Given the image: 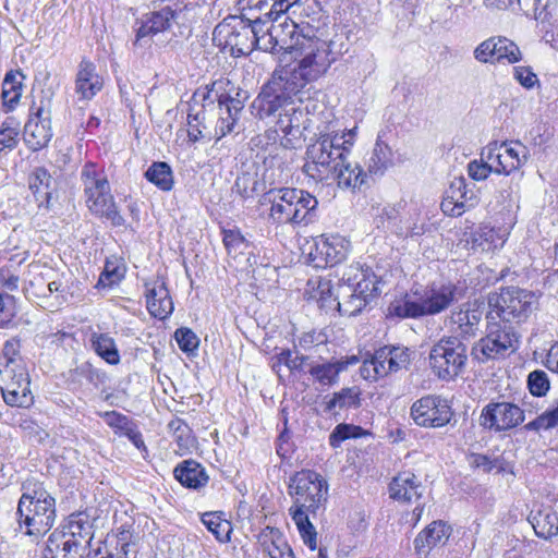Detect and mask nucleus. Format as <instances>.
Returning a JSON list of instances; mask_svg holds the SVG:
<instances>
[{"instance_id":"obj_1","label":"nucleus","mask_w":558,"mask_h":558,"mask_svg":"<svg viewBox=\"0 0 558 558\" xmlns=\"http://www.w3.org/2000/svg\"><path fill=\"white\" fill-rule=\"evenodd\" d=\"M247 98L248 94L246 90L236 87L228 78H219L211 84L197 88L191 98V102L206 110H213L215 102L218 104L220 117L217 121L215 133L218 135V140H220L233 132H240L239 120Z\"/></svg>"},{"instance_id":"obj_2","label":"nucleus","mask_w":558,"mask_h":558,"mask_svg":"<svg viewBox=\"0 0 558 558\" xmlns=\"http://www.w3.org/2000/svg\"><path fill=\"white\" fill-rule=\"evenodd\" d=\"M381 280L369 267L352 264L342 270L333 301L342 315L355 316L380 293Z\"/></svg>"},{"instance_id":"obj_3","label":"nucleus","mask_w":558,"mask_h":558,"mask_svg":"<svg viewBox=\"0 0 558 558\" xmlns=\"http://www.w3.org/2000/svg\"><path fill=\"white\" fill-rule=\"evenodd\" d=\"M308 84L291 66L276 70L270 80L262 87L251 105L252 113L258 119L275 116L280 109L298 99L303 101L304 88Z\"/></svg>"},{"instance_id":"obj_4","label":"nucleus","mask_w":558,"mask_h":558,"mask_svg":"<svg viewBox=\"0 0 558 558\" xmlns=\"http://www.w3.org/2000/svg\"><path fill=\"white\" fill-rule=\"evenodd\" d=\"M16 509L20 529H25V534L39 536L46 534L54 524L56 500L41 484H35L33 488L23 486Z\"/></svg>"},{"instance_id":"obj_5","label":"nucleus","mask_w":558,"mask_h":558,"mask_svg":"<svg viewBox=\"0 0 558 558\" xmlns=\"http://www.w3.org/2000/svg\"><path fill=\"white\" fill-rule=\"evenodd\" d=\"M269 220L276 225H308L316 217L318 201L304 190L282 187L267 193Z\"/></svg>"},{"instance_id":"obj_6","label":"nucleus","mask_w":558,"mask_h":558,"mask_svg":"<svg viewBox=\"0 0 558 558\" xmlns=\"http://www.w3.org/2000/svg\"><path fill=\"white\" fill-rule=\"evenodd\" d=\"M350 146V141H343V137L337 134L320 135L306 149L304 173L316 181L329 180L338 166L342 165L343 158L349 155Z\"/></svg>"},{"instance_id":"obj_7","label":"nucleus","mask_w":558,"mask_h":558,"mask_svg":"<svg viewBox=\"0 0 558 558\" xmlns=\"http://www.w3.org/2000/svg\"><path fill=\"white\" fill-rule=\"evenodd\" d=\"M295 65L291 68L307 84L322 77L335 62L330 45L314 36L298 35L293 50Z\"/></svg>"},{"instance_id":"obj_8","label":"nucleus","mask_w":558,"mask_h":558,"mask_svg":"<svg viewBox=\"0 0 558 558\" xmlns=\"http://www.w3.org/2000/svg\"><path fill=\"white\" fill-rule=\"evenodd\" d=\"M458 300V288L454 284L429 287L420 299L405 295L396 300L388 307V315L399 318H417L430 316L447 310Z\"/></svg>"},{"instance_id":"obj_9","label":"nucleus","mask_w":558,"mask_h":558,"mask_svg":"<svg viewBox=\"0 0 558 558\" xmlns=\"http://www.w3.org/2000/svg\"><path fill=\"white\" fill-rule=\"evenodd\" d=\"M535 303L536 298L533 292L517 287L502 288L499 293L489 294V311L486 314V319L495 322L500 319L505 325L507 323L519 324L530 316Z\"/></svg>"},{"instance_id":"obj_10","label":"nucleus","mask_w":558,"mask_h":558,"mask_svg":"<svg viewBox=\"0 0 558 558\" xmlns=\"http://www.w3.org/2000/svg\"><path fill=\"white\" fill-rule=\"evenodd\" d=\"M468 343L458 336H442L430 349L429 367L441 380H452L465 368Z\"/></svg>"},{"instance_id":"obj_11","label":"nucleus","mask_w":558,"mask_h":558,"mask_svg":"<svg viewBox=\"0 0 558 558\" xmlns=\"http://www.w3.org/2000/svg\"><path fill=\"white\" fill-rule=\"evenodd\" d=\"M328 484L320 474L311 470L296 472L289 484V494L294 499L290 509L306 510L315 517L326 502Z\"/></svg>"},{"instance_id":"obj_12","label":"nucleus","mask_w":558,"mask_h":558,"mask_svg":"<svg viewBox=\"0 0 558 558\" xmlns=\"http://www.w3.org/2000/svg\"><path fill=\"white\" fill-rule=\"evenodd\" d=\"M518 337L511 326L493 319H487V333L474 343L471 357L478 363L506 356L508 351H514Z\"/></svg>"},{"instance_id":"obj_13","label":"nucleus","mask_w":558,"mask_h":558,"mask_svg":"<svg viewBox=\"0 0 558 558\" xmlns=\"http://www.w3.org/2000/svg\"><path fill=\"white\" fill-rule=\"evenodd\" d=\"M29 384L25 365H9L7 363L0 368V391L8 405L29 407L33 402Z\"/></svg>"},{"instance_id":"obj_14","label":"nucleus","mask_w":558,"mask_h":558,"mask_svg":"<svg viewBox=\"0 0 558 558\" xmlns=\"http://www.w3.org/2000/svg\"><path fill=\"white\" fill-rule=\"evenodd\" d=\"M473 57L482 64H514L522 60V52L508 37L492 36L475 47Z\"/></svg>"},{"instance_id":"obj_15","label":"nucleus","mask_w":558,"mask_h":558,"mask_svg":"<svg viewBox=\"0 0 558 558\" xmlns=\"http://www.w3.org/2000/svg\"><path fill=\"white\" fill-rule=\"evenodd\" d=\"M453 412L446 399L439 396H425L411 407V417L422 427H442L450 423Z\"/></svg>"},{"instance_id":"obj_16","label":"nucleus","mask_w":558,"mask_h":558,"mask_svg":"<svg viewBox=\"0 0 558 558\" xmlns=\"http://www.w3.org/2000/svg\"><path fill=\"white\" fill-rule=\"evenodd\" d=\"M524 411L510 402H490L480 415V425L494 432H506L524 422Z\"/></svg>"},{"instance_id":"obj_17","label":"nucleus","mask_w":558,"mask_h":558,"mask_svg":"<svg viewBox=\"0 0 558 558\" xmlns=\"http://www.w3.org/2000/svg\"><path fill=\"white\" fill-rule=\"evenodd\" d=\"M190 11L191 9L189 5L180 7L178 9L165 7L159 11L146 14L141 22V26L136 31L135 44L142 45V40L146 37H150L169 29L172 23L179 25L184 24L189 20L187 15Z\"/></svg>"},{"instance_id":"obj_18","label":"nucleus","mask_w":558,"mask_h":558,"mask_svg":"<svg viewBox=\"0 0 558 558\" xmlns=\"http://www.w3.org/2000/svg\"><path fill=\"white\" fill-rule=\"evenodd\" d=\"M350 251V242L343 236L320 235L315 241V248L310 253L315 267H333L344 260Z\"/></svg>"},{"instance_id":"obj_19","label":"nucleus","mask_w":558,"mask_h":558,"mask_svg":"<svg viewBox=\"0 0 558 558\" xmlns=\"http://www.w3.org/2000/svg\"><path fill=\"white\" fill-rule=\"evenodd\" d=\"M52 137L50 112L43 105L32 107L24 126V141L29 149L37 151L48 145Z\"/></svg>"},{"instance_id":"obj_20","label":"nucleus","mask_w":558,"mask_h":558,"mask_svg":"<svg viewBox=\"0 0 558 558\" xmlns=\"http://www.w3.org/2000/svg\"><path fill=\"white\" fill-rule=\"evenodd\" d=\"M271 21V25L268 27V41L263 45L264 51H275L281 49L293 50L294 43L299 34V25L291 21L288 16L282 14L280 20L268 19Z\"/></svg>"},{"instance_id":"obj_21","label":"nucleus","mask_w":558,"mask_h":558,"mask_svg":"<svg viewBox=\"0 0 558 558\" xmlns=\"http://www.w3.org/2000/svg\"><path fill=\"white\" fill-rule=\"evenodd\" d=\"M451 535V527L441 520L429 523L413 541L415 554L427 556L433 548L444 546Z\"/></svg>"},{"instance_id":"obj_22","label":"nucleus","mask_w":558,"mask_h":558,"mask_svg":"<svg viewBox=\"0 0 558 558\" xmlns=\"http://www.w3.org/2000/svg\"><path fill=\"white\" fill-rule=\"evenodd\" d=\"M102 77L97 73L95 63L83 59L77 65L75 75V94L81 100H90L102 88Z\"/></svg>"},{"instance_id":"obj_23","label":"nucleus","mask_w":558,"mask_h":558,"mask_svg":"<svg viewBox=\"0 0 558 558\" xmlns=\"http://www.w3.org/2000/svg\"><path fill=\"white\" fill-rule=\"evenodd\" d=\"M359 359L355 355L341 357L339 360L314 362L308 364L310 375L323 386L337 384L339 374L347 371L349 365H355Z\"/></svg>"},{"instance_id":"obj_24","label":"nucleus","mask_w":558,"mask_h":558,"mask_svg":"<svg viewBox=\"0 0 558 558\" xmlns=\"http://www.w3.org/2000/svg\"><path fill=\"white\" fill-rule=\"evenodd\" d=\"M101 554V548H84L81 544L65 543L64 539L52 534L47 539L41 558H96Z\"/></svg>"},{"instance_id":"obj_25","label":"nucleus","mask_w":558,"mask_h":558,"mask_svg":"<svg viewBox=\"0 0 558 558\" xmlns=\"http://www.w3.org/2000/svg\"><path fill=\"white\" fill-rule=\"evenodd\" d=\"M497 158L494 173L508 175L527 161L529 150L520 141L502 142Z\"/></svg>"},{"instance_id":"obj_26","label":"nucleus","mask_w":558,"mask_h":558,"mask_svg":"<svg viewBox=\"0 0 558 558\" xmlns=\"http://www.w3.org/2000/svg\"><path fill=\"white\" fill-rule=\"evenodd\" d=\"M146 306L156 318L165 319L173 311V302L163 280L146 282Z\"/></svg>"},{"instance_id":"obj_27","label":"nucleus","mask_w":558,"mask_h":558,"mask_svg":"<svg viewBox=\"0 0 558 558\" xmlns=\"http://www.w3.org/2000/svg\"><path fill=\"white\" fill-rule=\"evenodd\" d=\"M423 490L421 481L410 471L399 473L389 484L390 497L401 502L417 501Z\"/></svg>"},{"instance_id":"obj_28","label":"nucleus","mask_w":558,"mask_h":558,"mask_svg":"<svg viewBox=\"0 0 558 558\" xmlns=\"http://www.w3.org/2000/svg\"><path fill=\"white\" fill-rule=\"evenodd\" d=\"M507 236L508 232L502 228L481 226L471 233L468 244L474 252L489 253L501 248Z\"/></svg>"},{"instance_id":"obj_29","label":"nucleus","mask_w":558,"mask_h":558,"mask_svg":"<svg viewBox=\"0 0 558 558\" xmlns=\"http://www.w3.org/2000/svg\"><path fill=\"white\" fill-rule=\"evenodd\" d=\"M374 355L383 364L385 376L407 369L411 363V352L403 345H384L377 349Z\"/></svg>"},{"instance_id":"obj_30","label":"nucleus","mask_w":558,"mask_h":558,"mask_svg":"<svg viewBox=\"0 0 558 558\" xmlns=\"http://www.w3.org/2000/svg\"><path fill=\"white\" fill-rule=\"evenodd\" d=\"M100 416L114 429L116 435L128 437L137 449H145L141 432L128 416L117 411H107L101 413Z\"/></svg>"},{"instance_id":"obj_31","label":"nucleus","mask_w":558,"mask_h":558,"mask_svg":"<svg viewBox=\"0 0 558 558\" xmlns=\"http://www.w3.org/2000/svg\"><path fill=\"white\" fill-rule=\"evenodd\" d=\"M258 543L270 558H294L291 547L277 527L263 529L258 534Z\"/></svg>"},{"instance_id":"obj_32","label":"nucleus","mask_w":558,"mask_h":558,"mask_svg":"<svg viewBox=\"0 0 558 558\" xmlns=\"http://www.w3.org/2000/svg\"><path fill=\"white\" fill-rule=\"evenodd\" d=\"M173 475L184 487L199 489L208 483V475L201 463L193 459L184 460L179 463Z\"/></svg>"},{"instance_id":"obj_33","label":"nucleus","mask_w":558,"mask_h":558,"mask_svg":"<svg viewBox=\"0 0 558 558\" xmlns=\"http://www.w3.org/2000/svg\"><path fill=\"white\" fill-rule=\"evenodd\" d=\"M466 182L464 178H454L446 191V197L441 203V209L451 216H460L464 211L465 203L471 199L468 196Z\"/></svg>"},{"instance_id":"obj_34","label":"nucleus","mask_w":558,"mask_h":558,"mask_svg":"<svg viewBox=\"0 0 558 558\" xmlns=\"http://www.w3.org/2000/svg\"><path fill=\"white\" fill-rule=\"evenodd\" d=\"M483 317V311L480 308H463L452 313L451 319L457 325V335L466 343L471 338L475 337L480 323Z\"/></svg>"},{"instance_id":"obj_35","label":"nucleus","mask_w":558,"mask_h":558,"mask_svg":"<svg viewBox=\"0 0 558 558\" xmlns=\"http://www.w3.org/2000/svg\"><path fill=\"white\" fill-rule=\"evenodd\" d=\"M529 521L539 538L550 539L558 535V514L550 508L531 512Z\"/></svg>"},{"instance_id":"obj_36","label":"nucleus","mask_w":558,"mask_h":558,"mask_svg":"<svg viewBox=\"0 0 558 558\" xmlns=\"http://www.w3.org/2000/svg\"><path fill=\"white\" fill-rule=\"evenodd\" d=\"M330 179L337 180L340 187L355 189L366 183L367 173L357 163L352 165L347 155Z\"/></svg>"},{"instance_id":"obj_37","label":"nucleus","mask_w":558,"mask_h":558,"mask_svg":"<svg viewBox=\"0 0 558 558\" xmlns=\"http://www.w3.org/2000/svg\"><path fill=\"white\" fill-rule=\"evenodd\" d=\"M392 151L390 147L383 143L380 136H378L371 156L366 162L367 178L368 177H381L388 166L391 163Z\"/></svg>"},{"instance_id":"obj_38","label":"nucleus","mask_w":558,"mask_h":558,"mask_svg":"<svg viewBox=\"0 0 558 558\" xmlns=\"http://www.w3.org/2000/svg\"><path fill=\"white\" fill-rule=\"evenodd\" d=\"M252 29H248V25H245V21L241 20L231 27L226 41L232 49H236L239 53L247 54L257 49V45H255L252 38Z\"/></svg>"},{"instance_id":"obj_39","label":"nucleus","mask_w":558,"mask_h":558,"mask_svg":"<svg viewBox=\"0 0 558 558\" xmlns=\"http://www.w3.org/2000/svg\"><path fill=\"white\" fill-rule=\"evenodd\" d=\"M361 405V390L357 387H347L337 391L325 402V412L331 413L336 409H357Z\"/></svg>"},{"instance_id":"obj_40","label":"nucleus","mask_w":558,"mask_h":558,"mask_svg":"<svg viewBox=\"0 0 558 558\" xmlns=\"http://www.w3.org/2000/svg\"><path fill=\"white\" fill-rule=\"evenodd\" d=\"M89 210L100 217H106L111 221L114 227L124 226V219L118 211L116 204L113 202V197L110 194V190L101 195L99 198L87 204Z\"/></svg>"},{"instance_id":"obj_41","label":"nucleus","mask_w":558,"mask_h":558,"mask_svg":"<svg viewBox=\"0 0 558 558\" xmlns=\"http://www.w3.org/2000/svg\"><path fill=\"white\" fill-rule=\"evenodd\" d=\"M24 74L21 71H10L5 74L2 83L3 105L13 109L22 96Z\"/></svg>"},{"instance_id":"obj_42","label":"nucleus","mask_w":558,"mask_h":558,"mask_svg":"<svg viewBox=\"0 0 558 558\" xmlns=\"http://www.w3.org/2000/svg\"><path fill=\"white\" fill-rule=\"evenodd\" d=\"M94 351L111 365L120 362V354L114 340L107 333L93 332L89 338Z\"/></svg>"},{"instance_id":"obj_43","label":"nucleus","mask_w":558,"mask_h":558,"mask_svg":"<svg viewBox=\"0 0 558 558\" xmlns=\"http://www.w3.org/2000/svg\"><path fill=\"white\" fill-rule=\"evenodd\" d=\"M289 511L304 544L307 545L311 550H315L317 548V533L310 521L308 515L311 513L301 509H290Z\"/></svg>"},{"instance_id":"obj_44","label":"nucleus","mask_w":558,"mask_h":558,"mask_svg":"<svg viewBox=\"0 0 558 558\" xmlns=\"http://www.w3.org/2000/svg\"><path fill=\"white\" fill-rule=\"evenodd\" d=\"M145 178L161 191L168 192L173 187L171 167L165 161H156L146 170Z\"/></svg>"},{"instance_id":"obj_45","label":"nucleus","mask_w":558,"mask_h":558,"mask_svg":"<svg viewBox=\"0 0 558 558\" xmlns=\"http://www.w3.org/2000/svg\"><path fill=\"white\" fill-rule=\"evenodd\" d=\"M125 265L117 257L108 258L99 276L96 288H111L118 284L125 276Z\"/></svg>"},{"instance_id":"obj_46","label":"nucleus","mask_w":558,"mask_h":558,"mask_svg":"<svg viewBox=\"0 0 558 558\" xmlns=\"http://www.w3.org/2000/svg\"><path fill=\"white\" fill-rule=\"evenodd\" d=\"M51 175L43 168H36L28 178V186L37 202L43 203L50 196Z\"/></svg>"},{"instance_id":"obj_47","label":"nucleus","mask_w":558,"mask_h":558,"mask_svg":"<svg viewBox=\"0 0 558 558\" xmlns=\"http://www.w3.org/2000/svg\"><path fill=\"white\" fill-rule=\"evenodd\" d=\"M202 522L219 542H228L232 531L231 523L222 519L216 512H207L202 517Z\"/></svg>"},{"instance_id":"obj_48","label":"nucleus","mask_w":558,"mask_h":558,"mask_svg":"<svg viewBox=\"0 0 558 558\" xmlns=\"http://www.w3.org/2000/svg\"><path fill=\"white\" fill-rule=\"evenodd\" d=\"M530 14L536 21L553 24L558 15V0H535L531 4Z\"/></svg>"},{"instance_id":"obj_49","label":"nucleus","mask_w":558,"mask_h":558,"mask_svg":"<svg viewBox=\"0 0 558 558\" xmlns=\"http://www.w3.org/2000/svg\"><path fill=\"white\" fill-rule=\"evenodd\" d=\"M71 379L73 381H81L85 379L90 385L98 387L100 384L105 383L106 375L100 372L88 361L81 363L71 372Z\"/></svg>"},{"instance_id":"obj_50","label":"nucleus","mask_w":558,"mask_h":558,"mask_svg":"<svg viewBox=\"0 0 558 558\" xmlns=\"http://www.w3.org/2000/svg\"><path fill=\"white\" fill-rule=\"evenodd\" d=\"M66 522L71 524L73 533H80L83 538H87L90 542L94 539V519L87 511H78L71 513Z\"/></svg>"},{"instance_id":"obj_51","label":"nucleus","mask_w":558,"mask_h":558,"mask_svg":"<svg viewBox=\"0 0 558 558\" xmlns=\"http://www.w3.org/2000/svg\"><path fill=\"white\" fill-rule=\"evenodd\" d=\"M168 428L172 433L174 440L181 449H190L194 445L192 429L181 418L175 417L168 423Z\"/></svg>"},{"instance_id":"obj_52","label":"nucleus","mask_w":558,"mask_h":558,"mask_svg":"<svg viewBox=\"0 0 558 558\" xmlns=\"http://www.w3.org/2000/svg\"><path fill=\"white\" fill-rule=\"evenodd\" d=\"M365 434L361 426L353 424H338L329 435V444L332 448H338L340 444L349 438H357Z\"/></svg>"},{"instance_id":"obj_53","label":"nucleus","mask_w":558,"mask_h":558,"mask_svg":"<svg viewBox=\"0 0 558 558\" xmlns=\"http://www.w3.org/2000/svg\"><path fill=\"white\" fill-rule=\"evenodd\" d=\"M20 123L12 117L7 118L0 128V151L4 148L12 149L17 144Z\"/></svg>"},{"instance_id":"obj_54","label":"nucleus","mask_w":558,"mask_h":558,"mask_svg":"<svg viewBox=\"0 0 558 558\" xmlns=\"http://www.w3.org/2000/svg\"><path fill=\"white\" fill-rule=\"evenodd\" d=\"M558 426L557 408L546 410L533 421L523 426V429L539 433L541 430H549Z\"/></svg>"},{"instance_id":"obj_55","label":"nucleus","mask_w":558,"mask_h":558,"mask_svg":"<svg viewBox=\"0 0 558 558\" xmlns=\"http://www.w3.org/2000/svg\"><path fill=\"white\" fill-rule=\"evenodd\" d=\"M292 112L286 111L284 114L280 113V118L277 122L278 130L281 131L286 136H296L300 132V118L303 116L302 110L292 108Z\"/></svg>"},{"instance_id":"obj_56","label":"nucleus","mask_w":558,"mask_h":558,"mask_svg":"<svg viewBox=\"0 0 558 558\" xmlns=\"http://www.w3.org/2000/svg\"><path fill=\"white\" fill-rule=\"evenodd\" d=\"M527 387L535 397H544L550 388L548 375L542 369H535L527 376Z\"/></svg>"},{"instance_id":"obj_57","label":"nucleus","mask_w":558,"mask_h":558,"mask_svg":"<svg viewBox=\"0 0 558 558\" xmlns=\"http://www.w3.org/2000/svg\"><path fill=\"white\" fill-rule=\"evenodd\" d=\"M253 7L259 11H266L267 19L280 20L287 12V4L282 0H252Z\"/></svg>"},{"instance_id":"obj_58","label":"nucleus","mask_w":558,"mask_h":558,"mask_svg":"<svg viewBox=\"0 0 558 558\" xmlns=\"http://www.w3.org/2000/svg\"><path fill=\"white\" fill-rule=\"evenodd\" d=\"M174 337L183 352L190 353L198 348L199 339L190 328L181 327L177 329Z\"/></svg>"},{"instance_id":"obj_59","label":"nucleus","mask_w":558,"mask_h":558,"mask_svg":"<svg viewBox=\"0 0 558 558\" xmlns=\"http://www.w3.org/2000/svg\"><path fill=\"white\" fill-rule=\"evenodd\" d=\"M361 376L369 381H375L379 378L386 377L383 369V364H380L374 353L372 354L369 360H365L360 367Z\"/></svg>"},{"instance_id":"obj_60","label":"nucleus","mask_w":558,"mask_h":558,"mask_svg":"<svg viewBox=\"0 0 558 558\" xmlns=\"http://www.w3.org/2000/svg\"><path fill=\"white\" fill-rule=\"evenodd\" d=\"M245 25H248V29H252V38L255 45H257V49L263 50V45L268 41V27H265L266 22L257 17L254 21H245Z\"/></svg>"},{"instance_id":"obj_61","label":"nucleus","mask_w":558,"mask_h":558,"mask_svg":"<svg viewBox=\"0 0 558 558\" xmlns=\"http://www.w3.org/2000/svg\"><path fill=\"white\" fill-rule=\"evenodd\" d=\"M81 178L84 184V191H92V189H97V185H100L102 181H107L105 177H100L97 172L96 166L94 163H86L81 172Z\"/></svg>"},{"instance_id":"obj_62","label":"nucleus","mask_w":558,"mask_h":558,"mask_svg":"<svg viewBox=\"0 0 558 558\" xmlns=\"http://www.w3.org/2000/svg\"><path fill=\"white\" fill-rule=\"evenodd\" d=\"M24 365L23 360L19 356V342L9 340L4 343L2 355L0 356V368L3 367L7 363L9 365Z\"/></svg>"},{"instance_id":"obj_63","label":"nucleus","mask_w":558,"mask_h":558,"mask_svg":"<svg viewBox=\"0 0 558 558\" xmlns=\"http://www.w3.org/2000/svg\"><path fill=\"white\" fill-rule=\"evenodd\" d=\"M256 183L250 174H243L236 178L232 191L244 199L251 198L253 197Z\"/></svg>"},{"instance_id":"obj_64","label":"nucleus","mask_w":558,"mask_h":558,"mask_svg":"<svg viewBox=\"0 0 558 558\" xmlns=\"http://www.w3.org/2000/svg\"><path fill=\"white\" fill-rule=\"evenodd\" d=\"M469 175L475 181H482L494 172V163L484 162L483 160H472L468 165Z\"/></svg>"}]
</instances>
